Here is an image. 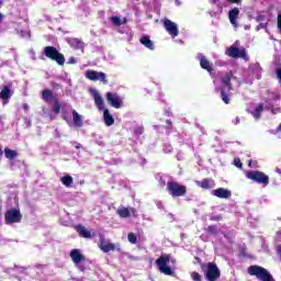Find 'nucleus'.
Listing matches in <instances>:
<instances>
[{
	"mask_svg": "<svg viewBox=\"0 0 281 281\" xmlns=\"http://www.w3.org/2000/svg\"><path fill=\"white\" fill-rule=\"evenodd\" d=\"M42 100L46 102V104H52V112L55 113V115H58L60 113V109H63V104L60 103V99L56 98L54 95V91L50 89H45L42 91Z\"/></svg>",
	"mask_w": 281,
	"mask_h": 281,
	"instance_id": "f257e3e1",
	"label": "nucleus"
},
{
	"mask_svg": "<svg viewBox=\"0 0 281 281\" xmlns=\"http://www.w3.org/2000/svg\"><path fill=\"white\" fill-rule=\"evenodd\" d=\"M166 190L172 199H179L180 196H186V194H188V187L175 180L167 182Z\"/></svg>",
	"mask_w": 281,
	"mask_h": 281,
	"instance_id": "f03ea898",
	"label": "nucleus"
},
{
	"mask_svg": "<svg viewBox=\"0 0 281 281\" xmlns=\"http://www.w3.org/2000/svg\"><path fill=\"white\" fill-rule=\"evenodd\" d=\"M247 271L250 276H256L257 280L276 281V279H273V276L271 274V272H269V270H267V268H263L261 266H257V265L249 266Z\"/></svg>",
	"mask_w": 281,
	"mask_h": 281,
	"instance_id": "7ed1b4c3",
	"label": "nucleus"
},
{
	"mask_svg": "<svg viewBox=\"0 0 281 281\" xmlns=\"http://www.w3.org/2000/svg\"><path fill=\"white\" fill-rule=\"evenodd\" d=\"M43 54L44 56H46V58H49V60H54L55 63H57L59 67H63L65 65V55L57 50L56 47L45 46L43 49Z\"/></svg>",
	"mask_w": 281,
	"mask_h": 281,
	"instance_id": "20e7f679",
	"label": "nucleus"
},
{
	"mask_svg": "<svg viewBox=\"0 0 281 281\" xmlns=\"http://www.w3.org/2000/svg\"><path fill=\"white\" fill-rule=\"evenodd\" d=\"M170 255L161 254V256L156 259V266L158 267V271H160V273H164L165 276H175V271H172V268L168 266V262H170Z\"/></svg>",
	"mask_w": 281,
	"mask_h": 281,
	"instance_id": "39448f33",
	"label": "nucleus"
},
{
	"mask_svg": "<svg viewBox=\"0 0 281 281\" xmlns=\"http://www.w3.org/2000/svg\"><path fill=\"white\" fill-rule=\"evenodd\" d=\"M204 278L206 281H218L221 280V269L215 262H207L206 270L204 271Z\"/></svg>",
	"mask_w": 281,
	"mask_h": 281,
	"instance_id": "423d86ee",
	"label": "nucleus"
},
{
	"mask_svg": "<svg viewBox=\"0 0 281 281\" xmlns=\"http://www.w3.org/2000/svg\"><path fill=\"white\" fill-rule=\"evenodd\" d=\"M247 179H250V181H255V183H259L261 186H269V176H267L262 171L258 170H250L246 172Z\"/></svg>",
	"mask_w": 281,
	"mask_h": 281,
	"instance_id": "0eeeda50",
	"label": "nucleus"
},
{
	"mask_svg": "<svg viewBox=\"0 0 281 281\" xmlns=\"http://www.w3.org/2000/svg\"><path fill=\"white\" fill-rule=\"evenodd\" d=\"M23 215L19 209H10L4 214V221L8 224L21 223Z\"/></svg>",
	"mask_w": 281,
	"mask_h": 281,
	"instance_id": "6e6552de",
	"label": "nucleus"
},
{
	"mask_svg": "<svg viewBox=\"0 0 281 281\" xmlns=\"http://www.w3.org/2000/svg\"><path fill=\"white\" fill-rule=\"evenodd\" d=\"M70 258L74 262V265H76V267H78L79 271H86V267L83 265H80L81 262H85L86 258L85 255H82V252L80 251V249H72L70 251Z\"/></svg>",
	"mask_w": 281,
	"mask_h": 281,
	"instance_id": "1a4fd4ad",
	"label": "nucleus"
},
{
	"mask_svg": "<svg viewBox=\"0 0 281 281\" xmlns=\"http://www.w3.org/2000/svg\"><path fill=\"white\" fill-rule=\"evenodd\" d=\"M106 102L113 106V109H122L124 106V101L120 98L117 92H106Z\"/></svg>",
	"mask_w": 281,
	"mask_h": 281,
	"instance_id": "9d476101",
	"label": "nucleus"
},
{
	"mask_svg": "<svg viewBox=\"0 0 281 281\" xmlns=\"http://www.w3.org/2000/svg\"><path fill=\"white\" fill-rule=\"evenodd\" d=\"M86 78H88V80H92L93 82L100 80V82H102L103 85H109V80H106V74L102 71L98 72L95 70H87Z\"/></svg>",
	"mask_w": 281,
	"mask_h": 281,
	"instance_id": "9b49d317",
	"label": "nucleus"
},
{
	"mask_svg": "<svg viewBox=\"0 0 281 281\" xmlns=\"http://www.w3.org/2000/svg\"><path fill=\"white\" fill-rule=\"evenodd\" d=\"M162 24H164L166 32H168V34H170V36H172L173 38L179 36V26H177V23L172 22L168 18H165L162 20Z\"/></svg>",
	"mask_w": 281,
	"mask_h": 281,
	"instance_id": "f8f14e48",
	"label": "nucleus"
},
{
	"mask_svg": "<svg viewBox=\"0 0 281 281\" xmlns=\"http://www.w3.org/2000/svg\"><path fill=\"white\" fill-rule=\"evenodd\" d=\"M227 56L229 58H247V50L245 48H238L236 46H231L226 49Z\"/></svg>",
	"mask_w": 281,
	"mask_h": 281,
	"instance_id": "ddd939ff",
	"label": "nucleus"
},
{
	"mask_svg": "<svg viewBox=\"0 0 281 281\" xmlns=\"http://www.w3.org/2000/svg\"><path fill=\"white\" fill-rule=\"evenodd\" d=\"M99 249H101L103 254H109V251H115V244L108 243L104 235H100Z\"/></svg>",
	"mask_w": 281,
	"mask_h": 281,
	"instance_id": "4468645a",
	"label": "nucleus"
},
{
	"mask_svg": "<svg viewBox=\"0 0 281 281\" xmlns=\"http://www.w3.org/2000/svg\"><path fill=\"white\" fill-rule=\"evenodd\" d=\"M238 16H240V9L237 7L228 11V21L233 27H238Z\"/></svg>",
	"mask_w": 281,
	"mask_h": 281,
	"instance_id": "2eb2a0df",
	"label": "nucleus"
},
{
	"mask_svg": "<svg viewBox=\"0 0 281 281\" xmlns=\"http://www.w3.org/2000/svg\"><path fill=\"white\" fill-rule=\"evenodd\" d=\"M195 184L202 190H212L216 186V182L212 178H204L201 181H195Z\"/></svg>",
	"mask_w": 281,
	"mask_h": 281,
	"instance_id": "dca6fc26",
	"label": "nucleus"
},
{
	"mask_svg": "<svg viewBox=\"0 0 281 281\" xmlns=\"http://www.w3.org/2000/svg\"><path fill=\"white\" fill-rule=\"evenodd\" d=\"M116 214L120 216V218H128L131 217V214H133V216H135V214H137V210H135V207H121L119 210H116Z\"/></svg>",
	"mask_w": 281,
	"mask_h": 281,
	"instance_id": "f3484780",
	"label": "nucleus"
},
{
	"mask_svg": "<svg viewBox=\"0 0 281 281\" xmlns=\"http://www.w3.org/2000/svg\"><path fill=\"white\" fill-rule=\"evenodd\" d=\"M232 78H234V72H232V70H229L221 79L222 85L225 87V89H227V91H232L234 89V87L232 86Z\"/></svg>",
	"mask_w": 281,
	"mask_h": 281,
	"instance_id": "a211bd4d",
	"label": "nucleus"
},
{
	"mask_svg": "<svg viewBox=\"0 0 281 281\" xmlns=\"http://www.w3.org/2000/svg\"><path fill=\"white\" fill-rule=\"evenodd\" d=\"M213 195L217 199H229L232 196V191L225 188H217L213 190Z\"/></svg>",
	"mask_w": 281,
	"mask_h": 281,
	"instance_id": "6ab92c4d",
	"label": "nucleus"
},
{
	"mask_svg": "<svg viewBox=\"0 0 281 281\" xmlns=\"http://www.w3.org/2000/svg\"><path fill=\"white\" fill-rule=\"evenodd\" d=\"M67 43L72 49H85V42L80 38H68Z\"/></svg>",
	"mask_w": 281,
	"mask_h": 281,
	"instance_id": "aec40b11",
	"label": "nucleus"
},
{
	"mask_svg": "<svg viewBox=\"0 0 281 281\" xmlns=\"http://www.w3.org/2000/svg\"><path fill=\"white\" fill-rule=\"evenodd\" d=\"M103 120L105 126H113L115 124V119H113V115H111V112H109V109L103 110Z\"/></svg>",
	"mask_w": 281,
	"mask_h": 281,
	"instance_id": "412c9836",
	"label": "nucleus"
},
{
	"mask_svg": "<svg viewBox=\"0 0 281 281\" xmlns=\"http://www.w3.org/2000/svg\"><path fill=\"white\" fill-rule=\"evenodd\" d=\"M76 229L81 238H92L91 232H89V229H87V227H85L82 225H77Z\"/></svg>",
	"mask_w": 281,
	"mask_h": 281,
	"instance_id": "4be33fe9",
	"label": "nucleus"
},
{
	"mask_svg": "<svg viewBox=\"0 0 281 281\" xmlns=\"http://www.w3.org/2000/svg\"><path fill=\"white\" fill-rule=\"evenodd\" d=\"M94 104L99 109V111H104V99H102V95L98 93V91H94Z\"/></svg>",
	"mask_w": 281,
	"mask_h": 281,
	"instance_id": "5701e85b",
	"label": "nucleus"
},
{
	"mask_svg": "<svg viewBox=\"0 0 281 281\" xmlns=\"http://www.w3.org/2000/svg\"><path fill=\"white\" fill-rule=\"evenodd\" d=\"M72 121L75 126H77V128H82L83 126L82 115H80L76 110H72Z\"/></svg>",
	"mask_w": 281,
	"mask_h": 281,
	"instance_id": "b1692460",
	"label": "nucleus"
},
{
	"mask_svg": "<svg viewBox=\"0 0 281 281\" xmlns=\"http://www.w3.org/2000/svg\"><path fill=\"white\" fill-rule=\"evenodd\" d=\"M139 43L147 47V49H155V44L150 41V36L148 35H143Z\"/></svg>",
	"mask_w": 281,
	"mask_h": 281,
	"instance_id": "393cba45",
	"label": "nucleus"
},
{
	"mask_svg": "<svg viewBox=\"0 0 281 281\" xmlns=\"http://www.w3.org/2000/svg\"><path fill=\"white\" fill-rule=\"evenodd\" d=\"M221 93V98L224 101V104H229V95H232V91H227V88L221 87L218 89Z\"/></svg>",
	"mask_w": 281,
	"mask_h": 281,
	"instance_id": "a878e982",
	"label": "nucleus"
},
{
	"mask_svg": "<svg viewBox=\"0 0 281 281\" xmlns=\"http://www.w3.org/2000/svg\"><path fill=\"white\" fill-rule=\"evenodd\" d=\"M10 98H12V90H10V87L3 86L2 90L0 91V99L10 100Z\"/></svg>",
	"mask_w": 281,
	"mask_h": 281,
	"instance_id": "bb28decb",
	"label": "nucleus"
},
{
	"mask_svg": "<svg viewBox=\"0 0 281 281\" xmlns=\"http://www.w3.org/2000/svg\"><path fill=\"white\" fill-rule=\"evenodd\" d=\"M262 111H265V104L263 103H259L255 110L251 112V115L255 117V120H260L261 115H262Z\"/></svg>",
	"mask_w": 281,
	"mask_h": 281,
	"instance_id": "cd10ccee",
	"label": "nucleus"
},
{
	"mask_svg": "<svg viewBox=\"0 0 281 281\" xmlns=\"http://www.w3.org/2000/svg\"><path fill=\"white\" fill-rule=\"evenodd\" d=\"M4 156L10 161L16 159L19 157V153L16 150L10 149L9 147L4 148Z\"/></svg>",
	"mask_w": 281,
	"mask_h": 281,
	"instance_id": "c85d7f7f",
	"label": "nucleus"
},
{
	"mask_svg": "<svg viewBox=\"0 0 281 281\" xmlns=\"http://www.w3.org/2000/svg\"><path fill=\"white\" fill-rule=\"evenodd\" d=\"M200 66L202 67V69L209 71V74H212V64L210 63V60H207V58L202 57L200 59Z\"/></svg>",
	"mask_w": 281,
	"mask_h": 281,
	"instance_id": "c756f323",
	"label": "nucleus"
},
{
	"mask_svg": "<svg viewBox=\"0 0 281 281\" xmlns=\"http://www.w3.org/2000/svg\"><path fill=\"white\" fill-rule=\"evenodd\" d=\"M60 181L63 183V186H65L66 188H71V183H74V178L69 175L64 176L60 178Z\"/></svg>",
	"mask_w": 281,
	"mask_h": 281,
	"instance_id": "7c9ffc66",
	"label": "nucleus"
},
{
	"mask_svg": "<svg viewBox=\"0 0 281 281\" xmlns=\"http://www.w3.org/2000/svg\"><path fill=\"white\" fill-rule=\"evenodd\" d=\"M205 232H207V234H211V236H216L218 234V228L216 227V225H210L207 228H205Z\"/></svg>",
	"mask_w": 281,
	"mask_h": 281,
	"instance_id": "2f4dec72",
	"label": "nucleus"
},
{
	"mask_svg": "<svg viewBox=\"0 0 281 281\" xmlns=\"http://www.w3.org/2000/svg\"><path fill=\"white\" fill-rule=\"evenodd\" d=\"M127 239L132 245H137V235L135 233H128Z\"/></svg>",
	"mask_w": 281,
	"mask_h": 281,
	"instance_id": "473e14b6",
	"label": "nucleus"
},
{
	"mask_svg": "<svg viewBox=\"0 0 281 281\" xmlns=\"http://www.w3.org/2000/svg\"><path fill=\"white\" fill-rule=\"evenodd\" d=\"M61 119L64 120V122L68 124V126H71V119H69V116L67 115V112L61 111Z\"/></svg>",
	"mask_w": 281,
	"mask_h": 281,
	"instance_id": "72a5a7b5",
	"label": "nucleus"
},
{
	"mask_svg": "<svg viewBox=\"0 0 281 281\" xmlns=\"http://www.w3.org/2000/svg\"><path fill=\"white\" fill-rule=\"evenodd\" d=\"M191 278H192L193 281H203V277H201V274L196 271H193L191 273Z\"/></svg>",
	"mask_w": 281,
	"mask_h": 281,
	"instance_id": "f704fd0d",
	"label": "nucleus"
},
{
	"mask_svg": "<svg viewBox=\"0 0 281 281\" xmlns=\"http://www.w3.org/2000/svg\"><path fill=\"white\" fill-rule=\"evenodd\" d=\"M112 23L113 25L120 27V25H122V20L120 19V16H112Z\"/></svg>",
	"mask_w": 281,
	"mask_h": 281,
	"instance_id": "c9c22d12",
	"label": "nucleus"
},
{
	"mask_svg": "<svg viewBox=\"0 0 281 281\" xmlns=\"http://www.w3.org/2000/svg\"><path fill=\"white\" fill-rule=\"evenodd\" d=\"M268 98H281V94L278 92H272L270 90H267Z\"/></svg>",
	"mask_w": 281,
	"mask_h": 281,
	"instance_id": "e433bc0d",
	"label": "nucleus"
},
{
	"mask_svg": "<svg viewBox=\"0 0 281 281\" xmlns=\"http://www.w3.org/2000/svg\"><path fill=\"white\" fill-rule=\"evenodd\" d=\"M134 135H144V126H138L134 130Z\"/></svg>",
	"mask_w": 281,
	"mask_h": 281,
	"instance_id": "4c0bfd02",
	"label": "nucleus"
},
{
	"mask_svg": "<svg viewBox=\"0 0 281 281\" xmlns=\"http://www.w3.org/2000/svg\"><path fill=\"white\" fill-rule=\"evenodd\" d=\"M234 164L236 168H243V162L240 161V158H235Z\"/></svg>",
	"mask_w": 281,
	"mask_h": 281,
	"instance_id": "58836bf2",
	"label": "nucleus"
},
{
	"mask_svg": "<svg viewBox=\"0 0 281 281\" xmlns=\"http://www.w3.org/2000/svg\"><path fill=\"white\" fill-rule=\"evenodd\" d=\"M210 221H216V222L223 221V216L222 215H213L210 217Z\"/></svg>",
	"mask_w": 281,
	"mask_h": 281,
	"instance_id": "ea45409f",
	"label": "nucleus"
},
{
	"mask_svg": "<svg viewBox=\"0 0 281 281\" xmlns=\"http://www.w3.org/2000/svg\"><path fill=\"white\" fill-rule=\"evenodd\" d=\"M271 113H273V115L278 114V113H281V108H273L271 105Z\"/></svg>",
	"mask_w": 281,
	"mask_h": 281,
	"instance_id": "a19ab883",
	"label": "nucleus"
},
{
	"mask_svg": "<svg viewBox=\"0 0 281 281\" xmlns=\"http://www.w3.org/2000/svg\"><path fill=\"white\" fill-rule=\"evenodd\" d=\"M69 65H76V58L70 57L69 58Z\"/></svg>",
	"mask_w": 281,
	"mask_h": 281,
	"instance_id": "79ce46f5",
	"label": "nucleus"
},
{
	"mask_svg": "<svg viewBox=\"0 0 281 281\" xmlns=\"http://www.w3.org/2000/svg\"><path fill=\"white\" fill-rule=\"evenodd\" d=\"M228 3H239L240 0H227Z\"/></svg>",
	"mask_w": 281,
	"mask_h": 281,
	"instance_id": "37998d69",
	"label": "nucleus"
},
{
	"mask_svg": "<svg viewBox=\"0 0 281 281\" xmlns=\"http://www.w3.org/2000/svg\"><path fill=\"white\" fill-rule=\"evenodd\" d=\"M166 124H168V126H172V121L167 120V121H166Z\"/></svg>",
	"mask_w": 281,
	"mask_h": 281,
	"instance_id": "c03bdc74",
	"label": "nucleus"
},
{
	"mask_svg": "<svg viewBox=\"0 0 281 281\" xmlns=\"http://www.w3.org/2000/svg\"><path fill=\"white\" fill-rule=\"evenodd\" d=\"M281 132V123L279 124V126L277 127V133Z\"/></svg>",
	"mask_w": 281,
	"mask_h": 281,
	"instance_id": "a18cd8bd",
	"label": "nucleus"
},
{
	"mask_svg": "<svg viewBox=\"0 0 281 281\" xmlns=\"http://www.w3.org/2000/svg\"><path fill=\"white\" fill-rule=\"evenodd\" d=\"M23 109H24V111H27V109H29L27 103H25V104L23 105Z\"/></svg>",
	"mask_w": 281,
	"mask_h": 281,
	"instance_id": "49530a36",
	"label": "nucleus"
},
{
	"mask_svg": "<svg viewBox=\"0 0 281 281\" xmlns=\"http://www.w3.org/2000/svg\"><path fill=\"white\" fill-rule=\"evenodd\" d=\"M3 21V13H0V23Z\"/></svg>",
	"mask_w": 281,
	"mask_h": 281,
	"instance_id": "de8ad7c7",
	"label": "nucleus"
},
{
	"mask_svg": "<svg viewBox=\"0 0 281 281\" xmlns=\"http://www.w3.org/2000/svg\"><path fill=\"white\" fill-rule=\"evenodd\" d=\"M236 124H240V119L236 117Z\"/></svg>",
	"mask_w": 281,
	"mask_h": 281,
	"instance_id": "09e8293b",
	"label": "nucleus"
},
{
	"mask_svg": "<svg viewBox=\"0 0 281 281\" xmlns=\"http://www.w3.org/2000/svg\"><path fill=\"white\" fill-rule=\"evenodd\" d=\"M195 260H196L198 262H201V258H199V257H195Z\"/></svg>",
	"mask_w": 281,
	"mask_h": 281,
	"instance_id": "8fccbe9b",
	"label": "nucleus"
},
{
	"mask_svg": "<svg viewBox=\"0 0 281 281\" xmlns=\"http://www.w3.org/2000/svg\"><path fill=\"white\" fill-rule=\"evenodd\" d=\"M221 0H213V3H218Z\"/></svg>",
	"mask_w": 281,
	"mask_h": 281,
	"instance_id": "3c124183",
	"label": "nucleus"
},
{
	"mask_svg": "<svg viewBox=\"0 0 281 281\" xmlns=\"http://www.w3.org/2000/svg\"><path fill=\"white\" fill-rule=\"evenodd\" d=\"M258 21H262V16H258Z\"/></svg>",
	"mask_w": 281,
	"mask_h": 281,
	"instance_id": "603ef678",
	"label": "nucleus"
},
{
	"mask_svg": "<svg viewBox=\"0 0 281 281\" xmlns=\"http://www.w3.org/2000/svg\"><path fill=\"white\" fill-rule=\"evenodd\" d=\"M249 168H251V160L248 162Z\"/></svg>",
	"mask_w": 281,
	"mask_h": 281,
	"instance_id": "864d4df0",
	"label": "nucleus"
},
{
	"mask_svg": "<svg viewBox=\"0 0 281 281\" xmlns=\"http://www.w3.org/2000/svg\"><path fill=\"white\" fill-rule=\"evenodd\" d=\"M42 266H37V269H41Z\"/></svg>",
	"mask_w": 281,
	"mask_h": 281,
	"instance_id": "5fc2aeb1",
	"label": "nucleus"
}]
</instances>
